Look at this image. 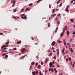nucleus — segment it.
Masks as SVG:
<instances>
[{
	"instance_id": "24",
	"label": "nucleus",
	"mask_w": 75,
	"mask_h": 75,
	"mask_svg": "<svg viewBox=\"0 0 75 75\" xmlns=\"http://www.w3.org/2000/svg\"><path fill=\"white\" fill-rule=\"evenodd\" d=\"M64 51H64V50H62V53H64Z\"/></svg>"
},
{
	"instance_id": "33",
	"label": "nucleus",
	"mask_w": 75,
	"mask_h": 75,
	"mask_svg": "<svg viewBox=\"0 0 75 75\" xmlns=\"http://www.w3.org/2000/svg\"><path fill=\"white\" fill-rule=\"evenodd\" d=\"M57 24H59V21H58L57 22Z\"/></svg>"
},
{
	"instance_id": "35",
	"label": "nucleus",
	"mask_w": 75,
	"mask_h": 75,
	"mask_svg": "<svg viewBox=\"0 0 75 75\" xmlns=\"http://www.w3.org/2000/svg\"><path fill=\"white\" fill-rule=\"evenodd\" d=\"M8 55H6L5 56V57L6 58H7L8 57Z\"/></svg>"
},
{
	"instance_id": "64",
	"label": "nucleus",
	"mask_w": 75,
	"mask_h": 75,
	"mask_svg": "<svg viewBox=\"0 0 75 75\" xmlns=\"http://www.w3.org/2000/svg\"><path fill=\"white\" fill-rule=\"evenodd\" d=\"M74 1V2L73 3V4H75V0Z\"/></svg>"
},
{
	"instance_id": "4",
	"label": "nucleus",
	"mask_w": 75,
	"mask_h": 75,
	"mask_svg": "<svg viewBox=\"0 0 75 75\" xmlns=\"http://www.w3.org/2000/svg\"><path fill=\"white\" fill-rule=\"evenodd\" d=\"M9 43V41H8L7 42H6V43L5 44L6 45H7V47H8V44Z\"/></svg>"
},
{
	"instance_id": "30",
	"label": "nucleus",
	"mask_w": 75,
	"mask_h": 75,
	"mask_svg": "<svg viewBox=\"0 0 75 75\" xmlns=\"http://www.w3.org/2000/svg\"><path fill=\"white\" fill-rule=\"evenodd\" d=\"M38 63H36V65H35L36 67H37V66L38 65Z\"/></svg>"
},
{
	"instance_id": "52",
	"label": "nucleus",
	"mask_w": 75,
	"mask_h": 75,
	"mask_svg": "<svg viewBox=\"0 0 75 75\" xmlns=\"http://www.w3.org/2000/svg\"><path fill=\"white\" fill-rule=\"evenodd\" d=\"M1 48H4V46L3 45V46H1Z\"/></svg>"
},
{
	"instance_id": "56",
	"label": "nucleus",
	"mask_w": 75,
	"mask_h": 75,
	"mask_svg": "<svg viewBox=\"0 0 75 75\" xmlns=\"http://www.w3.org/2000/svg\"><path fill=\"white\" fill-rule=\"evenodd\" d=\"M57 67H58V68L60 67V66H59V65H57Z\"/></svg>"
},
{
	"instance_id": "51",
	"label": "nucleus",
	"mask_w": 75,
	"mask_h": 75,
	"mask_svg": "<svg viewBox=\"0 0 75 75\" xmlns=\"http://www.w3.org/2000/svg\"><path fill=\"white\" fill-rule=\"evenodd\" d=\"M38 73V71H36V72H35V74L36 75H37V74Z\"/></svg>"
},
{
	"instance_id": "3",
	"label": "nucleus",
	"mask_w": 75,
	"mask_h": 75,
	"mask_svg": "<svg viewBox=\"0 0 75 75\" xmlns=\"http://www.w3.org/2000/svg\"><path fill=\"white\" fill-rule=\"evenodd\" d=\"M30 10V9L29 8H27L25 9V11H29Z\"/></svg>"
},
{
	"instance_id": "40",
	"label": "nucleus",
	"mask_w": 75,
	"mask_h": 75,
	"mask_svg": "<svg viewBox=\"0 0 75 75\" xmlns=\"http://www.w3.org/2000/svg\"><path fill=\"white\" fill-rule=\"evenodd\" d=\"M65 29H63V33H64V32H65Z\"/></svg>"
},
{
	"instance_id": "7",
	"label": "nucleus",
	"mask_w": 75,
	"mask_h": 75,
	"mask_svg": "<svg viewBox=\"0 0 75 75\" xmlns=\"http://www.w3.org/2000/svg\"><path fill=\"white\" fill-rule=\"evenodd\" d=\"M21 18H23V19L27 18V16H25L24 17L22 16V17H21Z\"/></svg>"
},
{
	"instance_id": "49",
	"label": "nucleus",
	"mask_w": 75,
	"mask_h": 75,
	"mask_svg": "<svg viewBox=\"0 0 75 75\" xmlns=\"http://www.w3.org/2000/svg\"><path fill=\"white\" fill-rule=\"evenodd\" d=\"M21 16H22V17H23V16H25V15L24 14H22Z\"/></svg>"
},
{
	"instance_id": "21",
	"label": "nucleus",
	"mask_w": 75,
	"mask_h": 75,
	"mask_svg": "<svg viewBox=\"0 0 75 75\" xmlns=\"http://www.w3.org/2000/svg\"><path fill=\"white\" fill-rule=\"evenodd\" d=\"M37 67L38 69H40V65H38Z\"/></svg>"
},
{
	"instance_id": "18",
	"label": "nucleus",
	"mask_w": 75,
	"mask_h": 75,
	"mask_svg": "<svg viewBox=\"0 0 75 75\" xmlns=\"http://www.w3.org/2000/svg\"><path fill=\"white\" fill-rule=\"evenodd\" d=\"M47 61H48V59L46 58L45 61V63H47Z\"/></svg>"
},
{
	"instance_id": "10",
	"label": "nucleus",
	"mask_w": 75,
	"mask_h": 75,
	"mask_svg": "<svg viewBox=\"0 0 75 75\" xmlns=\"http://www.w3.org/2000/svg\"><path fill=\"white\" fill-rule=\"evenodd\" d=\"M67 28H68V27H67V26H66L65 28H64V29L65 30H67Z\"/></svg>"
},
{
	"instance_id": "23",
	"label": "nucleus",
	"mask_w": 75,
	"mask_h": 75,
	"mask_svg": "<svg viewBox=\"0 0 75 75\" xmlns=\"http://www.w3.org/2000/svg\"><path fill=\"white\" fill-rule=\"evenodd\" d=\"M17 8L15 9L14 10V12H16V11H17Z\"/></svg>"
},
{
	"instance_id": "54",
	"label": "nucleus",
	"mask_w": 75,
	"mask_h": 75,
	"mask_svg": "<svg viewBox=\"0 0 75 75\" xmlns=\"http://www.w3.org/2000/svg\"><path fill=\"white\" fill-rule=\"evenodd\" d=\"M64 45L66 46V42H64Z\"/></svg>"
},
{
	"instance_id": "8",
	"label": "nucleus",
	"mask_w": 75,
	"mask_h": 75,
	"mask_svg": "<svg viewBox=\"0 0 75 75\" xmlns=\"http://www.w3.org/2000/svg\"><path fill=\"white\" fill-rule=\"evenodd\" d=\"M56 16V14L54 13L51 16V17H54V16Z\"/></svg>"
},
{
	"instance_id": "41",
	"label": "nucleus",
	"mask_w": 75,
	"mask_h": 75,
	"mask_svg": "<svg viewBox=\"0 0 75 75\" xmlns=\"http://www.w3.org/2000/svg\"><path fill=\"white\" fill-rule=\"evenodd\" d=\"M55 19L56 20H58V18H55Z\"/></svg>"
},
{
	"instance_id": "37",
	"label": "nucleus",
	"mask_w": 75,
	"mask_h": 75,
	"mask_svg": "<svg viewBox=\"0 0 75 75\" xmlns=\"http://www.w3.org/2000/svg\"><path fill=\"white\" fill-rule=\"evenodd\" d=\"M49 7L50 8H51V5H50V4L49 5Z\"/></svg>"
},
{
	"instance_id": "60",
	"label": "nucleus",
	"mask_w": 75,
	"mask_h": 75,
	"mask_svg": "<svg viewBox=\"0 0 75 75\" xmlns=\"http://www.w3.org/2000/svg\"><path fill=\"white\" fill-rule=\"evenodd\" d=\"M63 42H65V40H63Z\"/></svg>"
},
{
	"instance_id": "12",
	"label": "nucleus",
	"mask_w": 75,
	"mask_h": 75,
	"mask_svg": "<svg viewBox=\"0 0 75 75\" xmlns=\"http://www.w3.org/2000/svg\"><path fill=\"white\" fill-rule=\"evenodd\" d=\"M57 51V54H59V49H57L56 50Z\"/></svg>"
},
{
	"instance_id": "43",
	"label": "nucleus",
	"mask_w": 75,
	"mask_h": 75,
	"mask_svg": "<svg viewBox=\"0 0 75 75\" xmlns=\"http://www.w3.org/2000/svg\"><path fill=\"white\" fill-rule=\"evenodd\" d=\"M6 55V54L5 53H4V54H2V56H4V55Z\"/></svg>"
},
{
	"instance_id": "20",
	"label": "nucleus",
	"mask_w": 75,
	"mask_h": 75,
	"mask_svg": "<svg viewBox=\"0 0 75 75\" xmlns=\"http://www.w3.org/2000/svg\"><path fill=\"white\" fill-rule=\"evenodd\" d=\"M53 58L55 59H57V57L55 56H54L53 57Z\"/></svg>"
},
{
	"instance_id": "46",
	"label": "nucleus",
	"mask_w": 75,
	"mask_h": 75,
	"mask_svg": "<svg viewBox=\"0 0 75 75\" xmlns=\"http://www.w3.org/2000/svg\"><path fill=\"white\" fill-rule=\"evenodd\" d=\"M52 54V53H51L49 54V56H51Z\"/></svg>"
},
{
	"instance_id": "53",
	"label": "nucleus",
	"mask_w": 75,
	"mask_h": 75,
	"mask_svg": "<svg viewBox=\"0 0 75 75\" xmlns=\"http://www.w3.org/2000/svg\"><path fill=\"white\" fill-rule=\"evenodd\" d=\"M7 48H4L3 50H7Z\"/></svg>"
},
{
	"instance_id": "48",
	"label": "nucleus",
	"mask_w": 75,
	"mask_h": 75,
	"mask_svg": "<svg viewBox=\"0 0 75 75\" xmlns=\"http://www.w3.org/2000/svg\"><path fill=\"white\" fill-rule=\"evenodd\" d=\"M41 64L42 65H43V63L42 62H41Z\"/></svg>"
},
{
	"instance_id": "31",
	"label": "nucleus",
	"mask_w": 75,
	"mask_h": 75,
	"mask_svg": "<svg viewBox=\"0 0 75 75\" xmlns=\"http://www.w3.org/2000/svg\"><path fill=\"white\" fill-rule=\"evenodd\" d=\"M12 18H15V19H17V18L15 17V16H13L12 17Z\"/></svg>"
},
{
	"instance_id": "19",
	"label": "nucleus",
	"mask_w": 75,
	"mask_h": 75,
	"mask_svg": "<svg viewBox=\"0 0 75 75\" xmlns=\"http://www.w3.org/2000/svg\"><path fill=\"white\" fill-rule=\"evenodd\" d=\"M55 9L54 8V9L53 10V11L52 12V13H54V12H55Z\"/></svg>"
},
{
	"instance_id": "17",
	"label": "nucleus",
	"mask_w": 75,
	"mask_h": 75,
	"mask_svg": "<svg viewBox=\"0 0 75 75\" xmlns=\"http://www.w3.org/2000/svg\"><path fill=\"white\" fill-rule=\"evenodd\" d=\"M31 65H34V62H32L31 63Z\"/></svg>"
},
{
	"instance_id": "5",
	"label": "nucleus",
	"mask_w": 75,
	"mask_h": 75,
	"mask_svg": "<svg viewBox=\"0 0 75 75\" xmlns=\"http://www.w3.org/2000/svg\"><path fill=\"white\" fill-rule=\"evenodd\" d=\"M21 40L18 41L17 42V44H21Z\"/></svg>"
},
{
	"instance_id": "61",
	"label": "nucleus",
	"mask_w": 75,
	"mask_h": 75,
	"mask_svg": "<svg viewBox=\"0 0 75 75\" xmlns=\"http://www.w3.org/2000/svg\"><path fill=\"white\" fill-rule=\"evenodd\" d=\"M69 60L70 61H71V58H69Z\"/></svg>"
},
{
	"instance_id": "6",
	"label": "nucleus",
	"mask_w": 75,
	"mask_h": 75,
	"mask_svg": "<svg viewBox=\"0 0 75 75\" xmlns=\"http://www.w3.org/2000/svg\"><path fill=\"white\" fill-rule=\"evenodd\" d=\"M57 42L59 44H61V43H62V41H60V40H57Z\"/></svg>"
},
{
	"instance_id": "57",
	"label": "nucleus",
	"mask_w": 75,
	"mask_h": 75,
	"mask_svg": "<svg viewBox=\"0 0 75 75\" xmlns=\"http://www.w3.org/2000/svg\"><path fill=\"white\" fill-rule=\"evenodd\" d=\"M3 35V33H0V35Z\"/></svg>"
},
{
	"instance_id": "13",
	"label": "nucleus",
	"mask_w": 75,
	"mask_h": 75,
	"mask_svg": "<svg viewBox=\"0 0 75 75\" xmlns=\"http://www.w3.org/2000/svg\"><path fill=\"white\" fill-rule=\"evenodd\" d=\"M32 73L33 74V75H35V71L32 72Z\"/></svg>"
},
{
	"instance_id": "34",
	"label": "nucleus",
	"mask_w": 75,
	"mask_h": 75,
	"mask_svg": "<svg viewBox=\"0 0 75 75\" xmlns=\"http://www.w3.org/2000/svg\"><path fill=\"white\" fill-rule=\"evenodd\" d=\"M31 39L32 40H34V38H33V37H32L31 38Z\"/></svg>"
},
{
	"instance_id": "42",
	"label": "nucleus",
	"mask_w": 75,
	"mask_h": 75,
	"mask_svg": "<svg viewBox=\"0 0 75 75\" xmlns=\"http://www.w3.org/2000/svg\"><path fill=\"white\" fill-rule=\"evenodd\" d=\"M75 32H74L73 33V35H75Z\"/></svg>"
},
{
	"instance_id": "47",
	"label": "nucleus",
	"mask_w": 75,
	"mask_h": 75,
	"mask_svg": "<svg viewBox=\"0 0 75 75\" xmlns=\"http://www.w3.org/2000/svg\"><path fill=\"white\" fill-rule=\"evenodd\" d=\"M42 0H39L37 2V3H38L40 1H41Z\"/></svg>"
},
{
	"instance_id": "16",
	"label": "nucleus",
	"mask_w": 75,
	"mask_h": 75,
	"mask_svg": "<svg viewBox=\"0 0 75 75\" xmlns=\"http://www.w3.org/2000/svg\"><path fill=\"white\" fill-rule=\"evenodd\" d=\"M54 70L55 73H57V70H56V69L55 68H54Z\"/></svg>"
},
{
	"instance_id": "14",
	"label": "nucleus",
	"mask_w": 75,
	"mask_h": 75,
	"mask_svg": "<svg viewBox=\"0 0 75 75\" xmlns=\"http://www.w3.org/2000/svg\"><path fill=\"white\" fill-rule=\"evenodd\" d=\"M70 21L71 23H74V19H71L70 20Z\"/></svg>"
},
{
	"instance_id": "50",
	"label": "nucleus",
	"mask_w": 75,
	"mask_h": 75,
	"mask_svg": "<svg viewBox=\"0 0 75 75\" xmlns=\"http://www.w3.org/2000/svg\"><path fill=\"white\" fill-rule=\"evenodd\" d=\"M51 71L52 72H54V69H51Z\"/></svg>"
},
{
	"instance_id": "38",
	"label": "nucleus",
	"mask_w": 75,
	"mask_h": 75,
	"mask_svg": "<svg viewBox=\"0 0 75 75\" xmlns=\"http://www.w3.org/2000/svg\"><path fill=\"white\" fill-rule=\"evenodd\" d=\"M24 9H22L21 10V11L22 12L23 11H24Z\"/></svg>"
},
{
	"instance_id": "11",
	"label": "nucleus",
	"mask_w": 75,
	"mask_h": 75,
	"mask_svg": "<svg viewBox=\"0 0 75 75\" xmlns=\"http://www.w3.org/2000/svg\"><path fill=\"white\" fill-rule=\"evenodd\" d=\"M52 63L51 62H50V67H52Z\"/></svg>"
},
{
	"instance_id": "2",
	"label": "nucleus",
	"mask_w": 75,
	"mask_h": 75,
	"mask_svg": "<svg viewBox=\"0 0 75 75\" xmlns=\"http://www.w3.org/2000/svg\"><path fill=\"white\" fill-rule=\"evenodd\" d=\"M55 41H53L52 44H51V45H52V46H54V45H55Z\"/></svg>"
},
{
	"instance_id": "59",
	"label": "nucleus",
	"mask_w": 75,
	"mask_h": 75,
	"mask_svg": "<svg viewBox=\"0 0 75 75\" xmlns=\"http://www.w3.org/2000/svg\"><path fill=\"white\" fill-rule=\"evenodd\" d=\"M24 57H25V56H23L22 57V58H24Z\"/></svg>"
},
{
	"instance_id": "32",
	"label": "nucleus",
	"mask_w": 75,
	"mask_h": 75,
	"mask_svg": "<svg viewBox=\"0 0 75 75\" xmlns=\"http://www.w3.org/2000/svg\"><path fill=\"white\" fill-rule=\"evenodd\" d=\"M29 5L30 6H33V4H29Z\"/></svg>"
},
{
	"instance_id": "22",
	"label": "nucleus",
	"mask_w": 75,
	"mask_h": 75,
	"mask_svg": "<svg viewBox=\"0 0 75 75\" xmlns=\"http://www.w3.org/2000/svg\"><path fill=\"white\" fill-rule=\"evenodd\" d=\"M66 10L67 12H68V11H69V10H68V8H67L66 9Z\"/></svg>"
},
{
	"instance_id": "29",
	"label": "nucleus",
	"mask_w": 75,
	"mask_h": 75,
	"mask_svg": "<svg viewBox=\"0 0 75 75\" xmlns=\"http://www.w3.org/2000/svg\"><path fill=\"white\" fill-rule=\"evenodd\" d=\"M61 1V0H59L57 2V4H58L59 3V2Z\"/></svg>"
},
{
	"instance_id": "36",
	"label": "nucleus",
	"mask_w": 75,
	"mask_h": 75,
	"mask_svg": "<svg viewBox=\"0 0 75 75\" xmlns=\"http://www.w3.org/2000/svg\"><path fill=\"white\" fill-rule=\"evenodd\" d=\"M48 27H50V23H49L48 25Z\"/></svg>"
},
{
	"instance_id": "28",
	"label": "nucleus",
	"mask_w": 75,
	"mask_h": 75,
	"mask_svg": "<svg viewBox=\"0 0 75 75\" xmlns=\"http://www.w3.org/2000/svg\"><path fill=\"white\" fill-rule=\"evenodd\" d=\"M16 4V1L14 0V2H13V4Z\"/></svg>"
},
{
	"instance_id": "58",
	"label": "nucleus",
	"mask_w": 75,
	"mask_h": 75,
	"mask_svg": "<svg viewBox=\"0 0 75 75\" xmlns=\"http://www.w3.org/2000/svg\"><path fill=\"white\" fill-rule=\"evenodd\" d=\"M13 49H14V50H17V48H14Z\"/></svg>"
},
{
	"instance_id": "55",
	"label": "nucleus",
	"mask_w": 75,
	"mask_h": 75,
	"mask_svg": "<svg viewBox=\"0 0 75 75\" xmlns=\"http://www.w3.org/2000/svg\"><path fill=\"white\" fill-rule=\"evenodd\" d=\"M51 69H49V72H50V71H51Z\"/></svg>"
},
{
	"instance_id": "9",
	"label": "nucleus",
	"mask_w": 75,
	"mask_h": 75,
	"mask_svg": "<svg viewBox=\"0 0 75 75\" xmlns=\"http://www.w3.org/2000/svg\"><path fill=\"white\" fill-rule=\"evenodd\" d=\"M64 33H63V32H62V33H61L60 36L61 37H62L63 36V35H64Z\"/></svg>"
},
{
	"instance_id": "62",
	"label": "nucleus",
	"mask_w": 75,
	"mask_h": 75,
	"mask_svg": "<svg viewBox=\"0 0 75 75\" xmlns=\"http://www.w3.org/2000/svg\"><path fill=\"white\" fill-rule=\"evenodd\" d=\"M58 29V27L57 26L56 28V30H57Z\"/></svg>"
},
{
	"instance_id": "26",
	"label": "nucleus",
	"mask_w": 75,
	"mask_h": 75,
	"mask_svg": "<svg viewBox=\"0 0 75 75\" xmlns=\"http://www.w3.org/2000/svg\"><path fill=\"white\" fill-rule=\"evenodd\" d=\"M32 68V66L30 65V67L29 70H31V69Z\"/></svg>"
},
{
	"instance_id": "1",
	"label": "nucleus",
	"mask_w": 75,
	"mask_h": 75,
	"mask_svg": "<svg viewBox=\"0 0 75 75\" xmlns=\"http://www.w3.org/2000/svg\"><path fill=\"white\" fill-rule=\"evenodd\" d=\"M21 52L22 54H24L25 53V52L26 51V49H25V48H23L21 49Z\"/></svg>"
},
{
	"instance_id": "25",
	"label": "nucleus",
	"mask_w": 75,
	"mask_h": 75,
	"mask_svg": "<svg viewBox=\"0 0 75 75\" xmlns=\"http://www.w3.org/2000/svg\"><path fill=\"white\" fill-rule=\"evenodd\" d=\"M69 31H68L67 32V35H69Z\"/></svg>"
},
{
	"instance_id": "15",
	"label": "nucleus",
	"mask_w": 75,
	"mask_h": 75,
	"mask_svg": "<svg viewBox=\"0 0 75 75\" xmlns=\"http://www.w3.org/2000/svg\"><path fill=\"white\" fill-rule=\"evenodd\" d=\"M70 51L72 52H73V50H72V49L71 47L70 48Z\"/></svg>"
},
{
	"instance_id": "44",
	"label": "nucleus",
	"mask_w": 75,
	"mask_h": 75,
	"mask_svg": "<svg viewBox=\"0 0 75 75\" xmlns=\"http://www.w3.org/2000/svg\"><path fill=\"white\" fill-rule=\"evenodd\" d=\"M14 1V0H11V3H13Z\"/></svg>"
},
{
	"instance_id": "63",
	"label": "nucleus",
	"mask_w": 75,
	"mask_h": 75,
	"mask_svg": "<svg viewBox=\"0 0 75 75\" xmlns=\"http://www.w3.org/2000/svg\"><path fill=\"white\" fill-rule=\"evenodd\" d=\"M3 46H4V47H7V46H6V45H4Z\"/></svg>"
},
{
	"instance_id": "45",
	"label": "nucleus",
	"mask_w": 75,
	"mask_h": 75,
	"mask_svg": "<svg viewBox=\"0 0 75 75\" xmlns=\"http://www.w3.org/2000/svg\"><path fill=\"white\" fill-rule=\"evenodd\" d=\"M39 57H38V55H37L36 56V59H38Z\"/></svg>"
},
{
	"instance_id": "39",
	"label": "nucleus",
	"mask_w": 75,
	"mask_h": 75,
	"mask_svg": "<svg viewBox=\"0 0 75 75\" xmlns=\"http://www.w3.org/2000/svg\"><path fill=\"white\" fill-rule=\"evenodd\" d=\"M62 3H61V4H60V5L59 6H60V7H61V6H62Z\"/></svg>"
},
{
	"instance_id": "27",
	"label": "nucleus",
	"mask_w": 75,
	"mask_h": 75,
	"mask_svg": "<svg viewBox=\"0 0 75 75\" xmlns=\"http://www.w3.org/2000/svg\"><path fill=\"white\" fill-rule=\"evenodd\" d=\"M2 52H7V51L6 50H2Z\"/></svg>"
}]
</instances>
